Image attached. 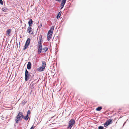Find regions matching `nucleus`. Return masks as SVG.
Listing matches in <instances>:
<instances>
[{
	"mask_svg": "<svg viewBox=\"0 0 129 129\" xmlns=\"http://www.w3.org/2000/svg\"><path fill=\"white\" fill-rule=\"evenodd\" d=\"M31 26H29L27 28V32L29 33H30L32 31V28Z\"/></svg>",
	"mask_w": 129,
	"mask_h": 129,
	"instance_id": "obj_13",
	"label": "nucleus"
},
{
	"mask_svg": "<svg viewBox=\"0 0 129 129\" xmlns=\"http://www.w3.org/2000/svg\"><path fill=\"white\" fill-rule=\"evenodd\" d=\"M14 125L15 127V126H16L14 124Z\"/></svg>",
	"mask_w": 129,
	"mask_h": 129,
	"instance_id": "obj_38",
	"label": "nucleus"
},
{
	"mask_svg": "<svg viewBox=\"0 0 129 129\" xmlns=\"http://www.w3.org/2000/svg\"><path fill=\"white\" fill-rule=\"evenodd\" d=\"M126 121H125V122L123 124V125L122 127H123L124 126V125L126 123Z\"/></svg>",
	"mask_w": 129,
	"mask_h": 129,
	"instance_id": "obj_34",
	"label": "nucleus"
},
{
	"mask_svg": "<svg viewBox=\"0 0 129 129\" xmlns=\"http://www.w3.org/2000/svg\"><path fill=\"white\" fill-rule=\"evenodd\" d=\"M31 39L29 38H28L27 39L26 41L25 44V45L28 46L30 44L31 41Z\"/></svg>",
	"mask_w": 129,
	"mask_h": 129,
	"instance_id": "obj_8",
	"label": "nucleus"
},
{
	"mask_svg": "<svg viewBox=\"0 0 129 129\" xmlns=\"http://www.w3.org/2000/svg\"><path fill=\"white\" fill-rule=\"evenodd\" d=\"M30 129H34V126L33 125L32 126Z\"/></svg>",
	"mask_w": 129,
	"mask_h": 129,
	"instance_id": "obj_33",
	"label": "nucleus"
},
{
	"mask_svg": "<svg viewBox=\"0 0 129 129\" xmlns=\"http://www.w3.org/2000/svg\"><path fill=\"white\" fill-rule=\"evenodd\" d=\"M18 114L22 118H23L24 116L23 115L22 112H20L18 113Z\"/></svg>",
	"mask_w": 129,
	"mask_h": 129,
	"instance_id": "obj_19",
	"label": "nucleus"
},
{
	"mask_svg": "<svg viewBox=\"0 0 129 129\" xmlns=\"http://www.w3.org/2000/svg\"><path fill=\"white\" fill-rule=\"evenodd\" d=\"M42 23H41L40 25L39 26V28H41L42 27Z\"/></svg>",
	"mask_w": 129,
	"mask_h": 129,
	"instance_id": "obj_31",
	"label": "nucleus"
},
{
	"mask_svg": "<svg viewBox=\"0 0 129 129\" xmlns=\"http://www.w3.org/2000/svg\"><path fill=\"white\" fill-rule=\"evenodd\" d=\"M98 129H105L104 127L102 126H100L98 127Z\"/></svg>",
	"mask_w": 129,
	"mask_h": 129,
	"instance_id": "obj_28",
	"label": "nucleus"
},
{
	"mask_svg": "<svg viewBox=\"0 0 129 129\" xmlns=\"http://www.w3.org/2000/svg\"><path fill=\"white\" fill-rule=\"evenodd\" d=\"M21 117L18 114L16 117L15 121L16 123L17 124L18 123L19 121L21 120H22Z\"/></svg>",
	"mask_w": 129,
	"mask_h": 129,
	"instance_id": "obj_5",
	"label": "nucleus"
},
{
	"mask_svg": "<svg viewBox=\"0 0 129 129\" xmlns=\"http://www.w3.org/2000/svg\"><path fill=\"white\" fill-rule=\"evenodd\" d=\"M33 21H32V20L31 19H30L28 22V24L29 26H32V24H33Z\"/></svg>",
	"mask_w": 129,
	"mask_h": 129,
	"instance_id": "obj_11",
	"label": "nucleus"
},
{
	"mask_svg": "<svg viewBox=\"0 0 129 129\" xmlns=\"http://www.w3.org/2000/svg\"><path fill=\"white\" fill-rule=\"evenodd\" d=\"M39 27V26H38V28L37 29V30H38Z\"/></svg>",
	"mask_w": 129,
	"mask_h": 129,
	"instance_id": "obj_35",
	"label": "nucleus"
},
{
	"mask_svg": "<svg viewBox=\"0 0 129 129\" xmlns=\"http://www.w3.org/2000/svg\"><path fill=\"white\" fill-rule=\"evenodd\" d=\"M54 26H52L50 28V29L49 30L50 31H51L52 34L51 35H52L53 33V30H54Z\"/></svg>",
	"mask_w": 129,
	"mask_h": 129,
	"instance_id": "obj_20",
	"label": "nucleus"
},
{
	"mask_svg": "<svg viewBox=\"0 0 129 129\" xmlns=\"http://www.w3.org/2000/svg\"><path fill=\"white\" fill-rule=\"evenodd\" d=\"M0 4L1 5H3V2L2 0H0Z\"/></svg>",
	"mask_w": 129,
	"mask_h": 129,
	"instance_id": "obj_30",
	"label": "nucleus"
},
{
	"mask_svg": "<svg viewBox=\"0 0 129 129\" xmlns=\"http://www.w3.org/2000/svg\"><path fill=\"white\" fill-rule=\"evenodd\" d=\"M52 34L51 31L50 30L48 31V32L47 34Z\"/></svg>",
	"mask_w": 129,
	"mask_h": 129,
	"instance_id": "obj_29",
	"label": "nucleus"
},
{
	"mask_svg": "<svg viewBox=\"0 0 129 129\" xmlns=\"http://www.w3.org/2000/svg\"><path fill=\"white\" fill-rule=\"evenodd\" d=\"M29 116L26 115L25 116H24V118H23L25 121H27L28 120Z\"/></svg>",
	"mask_w": 129,
	"mask_h": 129,
	"instance_id": "obj_18",
	"label": "nucleus"
},
{
	"mask_svg": "<svg viewBox=\"0 0 129 129\" xmlns=\"http://www.w3.org/2000/svg\"><path fill=\"white\" fill-rule=\"evenodd\" d=\"M33 34V32H32V33H31V34Z\"/></svg>",
	"mask_w": 129,
	"mask_h": 129,
	"instance_id": "obj_36",
	"label": "nucleus"
},
{
	"mask_svg": "<svg viewBox=\"0 0 129 129\" xmlns=\"http://www.w3.org/2000/svg\"><path fill=\"white\" fill-rule=\"evenodd\" d=\"M27 102V101L25 100H23L21 103L22 104L23 106H24L25 105V104Z\"/></svg>",
	"mask_w": 129,
	"mask_h": 129,
	"instance_id": "obj_23",
	"label": "nucleus"
},
{
	"mask_svg": "<svg viewBox=\"0 0 129 129\" xmlns=\"http://www.w3.org/2000/svg\"><path fill=\"white\" fill-rule=\"evenodd\" d=\"M11 31V29H7L6 31V34L7 35H9Z\"/></svg>",
	"mask_w": 129,
	"mask_h": 129,
	"instance_id": "obj_16",
	"label": "nucleus"
},
{
	"mask_svg": "<svg viewBox=\"0 0 129 129\" xmlns=\"http://www.w3.org/2000/svg\"><path fill=\"white\" fill-rule=\"evenodd\" d=\"M55 0L57 1L58 2H62V0Z\"/></svg>",
	"mask_w": 129,
	"mask_h": 129,
	"instance_id": "obj_32",
	"label": "nucleus"
},
{
	"mask_svg": "<svg viewBox=\"0 0 129 129\" xmlns=\"http://www.w3.org/2000/svg\"><path fill=\"white\" fill-rule=\"evenodd\" d=\"M25 26H26V24H25Z\"/></svg>",
	"mask_w": 129,
	"mask_h": 129,
	"instance_id": "obj_37",
	"label": "nucleus"
},
{
	"mask_svg": "<svg viewBox=\"0 0 129 129\" xmlns=\"http://www.w3.org/2000/svg\"><path fill=\"white\" fill-rule=\"evenodd\" d=\"M30 110H28L26 114V115L30 116Z\"/></svg>",
	"mask_w": 129,
	"mask_h": 129,
	"instance_id": "obj_27",
	"label": "nucleus"
},
{
	"mask_svg": "<svg viewBox=\"0 0 129 129\" xmlns=\"http://www.w3.org/2000/svg\"><path fill=\"white\" fill-rule=\"evenodd\" d=\"M45 68L42 66H40L37 69V70L39 72H42L45 70Z\"/></svg>",
	"mask_w": 129,
	"mask_h": 129,
	"instance_id": "obj_7",
	"label": "nucleus"
},
{
	"mask_svg": "<svg viewBox=\"0 0 129 129\" xmlns=\"http://www.w3.org/2000/svg\"><path fill=\"white\" fill-rule=\"evenodd\" d=\"M43 42L38 41L37 45L38 52L40 54L42 51V48Z\"/></svg>",
	"mask_w": 129,
	"mask_h": 129,
	"instance_id": "obj_2",
	"label": "nucleus"
},
{
	"mask_svg": "<svg viewBox=\"0 0 129 129\" xmlns=\"http://www.w3.org/2000/svg\"><path fill=\"white\" fill-rule=\"evenodd\" d=\"M52 35L47 34V39L48 41H49L51 38Z\"/></svg>",
	"mask_w": 129,
	"mask_h": 129,
	"instance_id": "obj_15",
	"label": "nucleus"
},
{
	"mask_svg": "<svg viewBox=\"0 0 129 129\" xmlns=\"http://www.w3.org/2000/svg\"><path fill=\"white\" fill-rule=\"evenodd\" d=\"M112 119L111 118L107 120L103 124L105 127H106L109 125L111 124L112 122Z\"/></svg>",
	"mask_w": 129,
	"mask_h": 129,
	"instance_id": "obj_4",
	"label": "nucleus"
},
{
	"mask_svg": "<svg viewBox=\"0 0 129 129\" xmlns=\"http://www.w3.org/2000/svg\"><path fill=\"white\" fill-rule=\"evenodd\" d=\"M31 76V75H30L29 72L26 69L25 76V81H28L30 79V77Z\"/></svg>",
	"mask_w": 129,
	"mask_h": 129,
	"instance_id": "obj_3",
	"label": "nucleus"
},
{
	"mask_svg": "<svg viewBox=\"0 0 129 129\" xmlns=\"http://www.w3.org/2000/svg\"><path fill=\"white\" fill-rule=\"evenodd\" d=\"M42 65L41 66L45 68L46 65V62L45 61H42Z\"/></svg>",
	"mask_w": 129,
	"mask_h": 129,
	"instance_id": "obj_22",
	"label": "nucleus"
},
{
	"mask_svg": "<svg viewBox=\"0 0 129 129\" xmlns=\"http://www.w3.org/2000/svg\"><path fill=\"white\" fill-rule=\"evenodd\" d=\"M32 66V64L30 62H28L27 65V68L28 70L31 69Z\"/></svg>",
	"mask_w": 129,
	"mask_h": 129,
	"instance_id": "obj_9",
	"label": "nucleus"
},
{
	"mask_svg": "<svg viewBox=\"0 0 129 129\" xmlns=\"http://www.w3.org/2000/svg\"><path fill=\"white\" fill-rule=\"evenodd\" d=\"M62 13V12L61 11H60L58 12V14L56 16V18L57 19H58L60 18L61 14Z\"/></svg>",
	"mask_w": 129,
	"mask_h": 129,
	"instance_id": "obj_14",
	"label": "nucleus"
},
{
	"mask_svg": "<svg viewBox=\"0 0 129 129\" xmlns=\"http://www.w3.org/2000/svg\"><path fill=\"white\" fill-rule=\"evenodd\" d=\"M36 79H36L34 81H33L30 85V86L31 87V89L32 90L34 88V86L36 83H33V82H34L35 80H36Z\"/></svg>",
	"mask_w": 129,
	"mask_h": 129,
	"instance_id": "obj_10",
	"label": "nucleus"
},
{
	"mask_svg": "<svg viewBox=\"0 0 129 129\" xmlns=\"http://www.w3.org/2000/svg\"><path fill=\"white\" fill-rule=\"evenodd\" d=\"M54 117V116H53V117H52V118H53V117Z\"/></svg>",
	"mask_w": 129,
	"mask_h": 129,
	"instance_id": "obj_39",
	"label": "nucleus"
},
{
	"mask_svg": "<svg viewBox=\"0 0 129 129\" xmlns=\"http://www.w3.org/2000/svg\"><path fill=\"white\" fill-rule=\"evenodd\" d=\"M28 46L25 45L24 48L23 49V50H25L27 48H28Z\"/></svg>",
	"mask_w": 129,
	"mask_h": 129,
	"instance_id": "obj_25",
	"label": "nucleus"
},
{
	"mask_svg": "<svg viewBox=\"0 0 129 129\" xmlns=\"http://www.w3.org/2000/svg\"><path fill=\"white\" fill-rule=\"evenodd\" d=\"M34 74H32V75H31V76H30V78L32 80L34 79Z\"/></svg>",
	"mask_w": 129,
	"mask_h": 129,
	"instance_id": "obj_24",
	"label": "nucleus"
},
{
	"mask_svg": "<svg viewBox=\"0 0 129 129\" xmlns=\"http://www.w3.org/2000/svg\"><path fill=\"white\" fill-rule=\"evenodd\" d=\"M42 50H44L42 51V53H45L48 50V48L47 47L45 46L44 48H42Z\"/></svg>",
	"mask_w": 129,
	"mask_h": 129,
	"instance_id": "obj_12",
	"label": "nucleus"
},
{
	"mask_svg": "<svg viewBox=\"0 0 129 129\" xmlns=\"http://www.w3.org/2000/svg\"><path fill=\"white\" fill-rule=\"evenodd\" d=\"M75 123V121L73 119L70 120L68 122V124L67 127V129H71L72 127L74 126Z\"/></svg>",
	"mask_w": 129,
	"mask_h": 129,
	"instance_id": "obj_1",
	"label": "nucleus"
},
{
	"mask_svg": "<svg viewBox=\"0 0 129 129\" xmlns=\"http://www.w3.org/2000/svg\"><path fill=\"white\" fill-rule=\"evenodd\" d=\"M38 41L43 42L42 36L41 35H40Z\"/></svg>",
	"mask_w": 129,
	"mask_h": 129,
	"instance_id": "obj_17",
	"label": "nucleus"
},
{
	"mask_svg": "<svg viewBox=\"0 0 129 129\" xmlns=\"http://www.w3.org/2000/svg\"><path fill=\"white\" fill-rule=\"evenodd\" d=\"M7 9H8L7 8L4 7L2 8V10L4 12H6V10Z\"/></svg>",
	"mask_w": 129,
	"mask_h": 129,
	"instance_id": "obj_26",
	"label": "nucleus"
},
{
	"mask_svg": "<svg viewBox=\"0 0 129 129\" xmlns=\"http://www.w3.org/2000/svg\"><path fill=\"white\" fill-rule=\"evenodd\" d=\"M67 0H62V2L60 4V9H62L64 7Z\"/></svg>",
	"mask_w": 129,
	"mask_h": 129,
	"instance_id": "obj_6",
	"label": "nucleus"
},
{
	"mask_svg": "<svg viewBox=\"0 0 129 129\" xmlns=\"http://www.w3.org/2000/svg\"><path fill=\"white\" fill-rule=\"evenodd\" d=\"M102 109V106H99L96 108V110L98 111H100Z\"/></svg>",
	"mask_w": 129,
	"mask_h": 129,
	"instance_id": "obj_21",
	"label": "nucleus"
}]
</instances>
